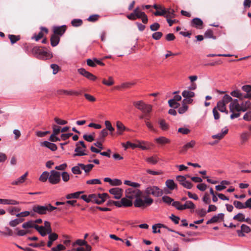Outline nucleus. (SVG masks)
I'll use <instances>...</instances> for the list:
<instances>
[{
	"label": "nucleus",
	"instance_id": "nucleus-6",
	"mask_svg": "<svg viewBox=\"0 0 251 251\" xmlns=\"http://www.w3.org/2000/svg\"><path fill=\"white\" fill-rule=\"evenodd\" d=\"M133 104L137 109L142 111L146 115H147L151 111L152 106L146 104L142 100L135 101Z\"/></svg>",
	"mask_w": 251,
	"mask_h": 251
},
{
	"label": "nucleus",
	"instance_id": "nucleus-40",
	"mask_svg": "<svg viewBox=\"0 0 251 251\" xmlns=\"http://www.w3.org/2000/svg\"><path fill=\"white\" fill-rule=\"evenodd\" d=\"M105 126L107 131L109 130L110 132V134L113 135V132L114 131V128L112 126V125L110 121H105L104 122Z\"/></svg>",
	"mask_w": 251,
	"mask_h": 251
},
{
	"label": "nucleus",
	"instance_id": "nucleus-10",
	"mask_svg": "<svg viewBox=\"0 0 251 251\" xmlns=\"http://www.w3.org/2000/svg\"><path fill=\"white\" fill-rule=\"evenodd\" d=\"M109 192L111 194L114 195L115 199H120L122 197L123 190L119 187H115L110 189L109 190Z\"/></svg>",
	"mask_w": 251,
	"mask_h": 251
},
{
	"label": "nucleus",
	"instance_id": "nucleus-24",
	"mask_svg": "<svg viewBox=\"0 0 251 251\" xmlns=\"http://www.w3.org/2000/svg\"><path fill=\"white\" fill-rule=\"evenodd\" d=\"M158 124L160 128L163 131H167L169 128V125L164 119L159 120Z\"/></svg>",
	"mask_w": 251,
	"mask_h": 251
},
{
	"label": "nucleus",
	"instance_id": "nucleus-16",
	"mask_svg": "<svg viewBox=\"0 0 251 251\" xmlns=\"http://www.w3.org/2000/svg\"><path fill=\"white\" fill-rule=\"evenodd\" d=\"M195 207V204L192 201H186L184 204H182V206L178 208L179 210H183L186 209H194Z\"/></svg>",
	"mask_w": 251,
	"mask_h": 251
},
{
	"label": "nucleus",
	"instance_id": "nucleus-36",
	"mask_svg": "<svg viewBox=\"0 0 251 251\" xmlns=\"http://www.w3.org/2000/svg\"><path fill=\"white\" fill-rule=\"evenodd\" d=\"M182 95L184 98L191 99L195 96V93L189 90H184L182 92Z\"/></svg>",
	"mask_w": 251,
	"mask_h": 251
},
{
	"label": "nucleus",
	"instance_id": "nucleus-42",
	"mask_svg": "<svg viewBox=\"0 0 251 251\" xmlns=\"http://www.w3.org/2000/svg\"><path fill=\"white\" fill-rule=\"evenodd\" d=\"M134 13L135 14V16L136 18H141L142 16L145 15V13L144 12H142L139 7H137L134 10Z\"/></svg>",
	"mask_w": 251,
	"mask_h": 251
},
{
	"label": "nucleus",
	"instance_id": "nucleus-4",
	"mask_svg": "<svg viewBox=\"0 0 251 251\" xmlns=\"http://www.w3.org/2000/svg\"><path fill=\"white\" fill-rule=\"evenodd\" d=\"M143 194L145 196H148L151 195L155 197H158L161 196L163 194V191L160 189L158 187L156 186H149L148 187Z\"/></svg>",
	"mask_w": 251,
	"mask_h": 251
},
{
	"label": "nucleus",
	"instance_id": "nucleus-59",
	"mask_svg": "<svg viewBox=\"0 0 251 251\" xmlns=\"http://www.w3.org/2000/svg\"><path fill=\"white\" fill-rule=\"evenodd\" d=\"M196 212L198 215L202 217H204L206 215L207 212H206L205 209L202 208L200 209H197L196 210Z\"/></svg>",
	"mask_w": 251,
	"mask_h": 251
},
{
	"label": "nucleus",
	"instance_id": "nucleus-18",
	"mask_svg": "<svg viewBox=\"0 0 251 251\" xmlns=\"http://www.w3.org/2000/svg\"><path fill=\"white\" fill-rule=\"evenodd\" d=\"M203 25V22L199 18H196L192 21V25L197 28L201 29Z\"/></svg>",
	"mask_w": 251,
	"mask_h": 251
},
{
	"label": "nucleus",
	"instance_id": "nucleus-45",
	"mask_svg": "<svg viewBox=\"0 0 251 251\" xmlns=\"http://www.w3.org/2000/svg\"><path fill=\"white\" fill-rule=\"evenodd\" d=\"M108 134V133L106 129H102L100 134L99 140H102V141H104V138L107 136Z\"/></svg>",
	"mask_w": 251,
	"mask_h": 251
},
{
	"label": "nucleus",
	"instance_id": "nucleus-27",
	"mask_svg": "<svg viewBox=\"0 0 251 251\" xmlns=\"http://www.w3.org/2000/svg\"><path fill=\"white\" fill-rule=\"evenodd\" d=\"M78 165L80 166L81 169L83 170L86 173H89L94 167V165L92 164L85 165L82 163H78Z\"/></svg>",
	"mask_w": 251,
	"mask_h": 251
},
{
	"label": "nucleus",
	"instance_id": "nucleus-29",
	"mask_svg": "<svg viewBox=\"0 0 251 251\" xmlns=\"http://www.w3.org/2000/svg\"><path fill=\"white\" fill-rule=\"evenodd\" d=\"M28 175V172H26L24 175L20 177L17 180L13 181L11 183L12 185H19L23 183L25 180L26 176Z\"/></svg>",
	"mask_w": 251,
	"mask_h": 251
},
{
	"label": "nucleus",
	"instance_id": "nucleus-11",
	"mask_svg": "<svg viewBox=\"0 0 251 251\" xmlns=\"http://www.w3.org/2000/svg\"><path fill=\"white\" fill-rule=\"evenodd\" d=\"M66 29L67 26L65 25L58 26H54L53 27V34L57 35V36H58L59 37H60L64 34Z\"/></svg>",
	"mask_w": 251,
	"mask_h": 251
},
{
	"label": "nucleus",
	"instance_id": "nucleus-1",
	"mask_svg": "<svg viewBox=\"0 0 251 251\" xmlns=\"http://www.w3.org/2000/svg\"><path fill=\"white\" fill-rule=\"evenodd\" d=\"M125 196L131 201L135 199L134 202L136 207H145L151 205L153 202L152 198L145 196L143 192L138 189L129 188L125 191Z\"/></svg>",
	"mask_w": 251,
	"mask_h": 251
},
{
	"label": "nucleus",
	"instance_id": "nucleus-19",
	"mask_svg": "<svg viewBox=\"0 0 251 251\" xmlns=\"http://www.w3.org/2000/svg\"><path fill=\"white\" fill-rule=\"evenodd\" d=\"M230 95L234 97H236L240 100H243L244 99H246V94L244 93H242L240 90H236L232 91L230 93Z\"/></svg>",
	"mask_w": 251,
	"mask_h": 251
},
{
	"label": "nucleus",
	"instance_id": "nucleus-30",
	"mask_svg": "<svg viewBox=\"0 0 251 251\" xmlns=\"http://www.w3.org/2000/svg\"><path fill=\"white\" fill-rule=\"evenodd\" d=\"M40 29L41 31L38 34V35H35L34 37L36 41H39L40 39L43 38L44 36V34L43 33V31H44L46 33H48V29L46 27H41Z\"/></svg>",
	"mask_w": 251,
	"mask_h": 251
},
{
	"label": "nucleus",
	"instance_id": "nucleus-37",
	"mask_svg": "<svg viewBox=\"0 0 251 251\" xmlns=\"http://www.w3.org/2000/svg\"><path fill=\"white\" fill-rule=\"evenodd\" d=\"M102 83L106 86H110L114 84V81L112 76H108V79L106 80L104 78L102 81Z\"/></svg>",
	"mask_w": 251,
	"mask_h": 251
},
{
	"label": "nucleus",
	"instance_id": "nucleus-48",
	"mask_svg": "<svg viewBox=\"0 0 251 251\" xmlns=\"http://www.w3.org/2000/svg\"><path fill=\"white\" fill-rule=\"evenodd\" d=\"M146 161L151 164H155L158 161V158L156 156H151L146 159Z\"/></svg>",
	"mask_w": 251,
	"mask_h": 251
},
{
	"label": "nucleus",
	"instance_id": "nucleus-52",
	"mask_svg": "<svg viewBox=\"0 0 251 251\" xmlns=\"http://www.w3.org/2000/svg\"><path fill=\"white\" fill-rule=\"evenodd\" d=\"M66 249V247L62 245L58 244L56 247H53L51 249V251H61Z\"/></svg>",
	"mask_w": 251,
	"mask_h": 251
},
{
	"label": "nucleus",
	"instance_id": "nucleus-51",
	"mask_svg": "<svg viewBox=\"0 0 251 251\" xmlns=\"http://www.w3.org/2000/svg\"><path fill=\"white\" fill-rule=\"evenodd\" d=\"M100 17V15L98 14L92 15L89 17L87 20L90 22H95L99 20Z\"/></svg>",
	"mask_w": 251,
	"mask_h": 251
},
{
	"label": "nucleus",
	"instance_id": "nucleus-26",
	"mask_svg": "<svg viewBox=\"0 0 251 251\" xmlns=\"http://www.w3.org/2000/svg\"><path fill=\"white\" fill-rule=\"evenodd\" d=\"M165 184L167 188L170 190H173L177 188V185L172 179H168L165 182Z\"/></svg>",
	"mask_w": 251,
	"mask_h": 251
},
{
	"label": "nucleus",
	"instance_id": "nucleus-22",
	"mask_svg": "<svg viewBox=\"0 0 251 251\" xmlns=\"http://www.w3.org/2000/svg\"><path fill=\"white\" fill-rule=\"evenodd\" d=\"M60 41V37L53 34L50 37V44L52 47L56 46Z\"/></svg>",
	"mask_w": 251,
	"mask_h": 251
},
{
	"label": "nucleus",
	"instance_id": "nucleus-34",
	"mask_svg": "<svg viewBox=\"0 0 251 251\" xmlns=\"http://www.w3.org/2000/svg\"><path fill=\"white\" fill-rule=\"evenodd\" d=\"M135 83L134 82H126L122 83L120 86L116 87L117 89H125V88H129L132 86L135 85Z\"/></svg>",
	"mask_w": 251,
	"mask_h": 251
},
{
	"label": "nucleus",
	"instance_id": "nucleus-46",
	"mask_svg": "<svg viewBox=\"0 0 251 251\" xmlns=\"http://www.w3.org/2000/svg\"><path fill=\"white\" fill-rule=\"evenodd\" d=\"M35 229L40 233L41 236H45L46 235V233L45 232V228L43 226H39L36 225Z\"/></svg>",
	"mask_w": 251,
	"mask_h": 251
},
{
	"label": "nucleus",
	"instance_id": "nucleus-5",
	"mask_svg": "<svg viewBox=\"0 0 251 251\" xmlns=\"http://www.w3.org/2000/svg\"><path fill=\"white\" fill-rule=\"evenodd\" d=\"M232 100V98L228 95H225L223 99L219 101L217 104L216 109L222 112H225L226 114H228V111L226 108V104Z\"/></svg>",
	"mask_w": 251,
	"mask_h": 251
},
{
	"label": "nucleus",
	"instance_id": "nucleus-61",
	"mask_svg": "<svg viewBox=\"0 0 251 251\" xmlns=\"http://www.w3.org/2000/svg\"><path fill=\"white\" fill-rule=\"evenodd\" d=\"M86 183L87 184H100L101 183L100 180L99 179H90L87 181Z\"/></svg>",
	"mask_w": 251,
	"mask_h": 251
},
{
	"label": "nucleus",
	"instance_id": "nucleus-7",
	"mask_svg": "<svg viewBox=\"0 0 251 251\" xmlns=\"http://www.w3.org/2000/svg\"><path fill=\"white\" fill-rule=\"evenodd\" d=\"M32 52L34 54L37 58L39 59H48L49 57H51L52 56H50V54L48 52L43 50L40 47L36 46L34 47L32 50Z\"/></svg>",
	"mask_w": 251,
	"mask_h": 251
},
{
	"label": "nucleus",
	"instance_id": "nucleus-32",
	"mask_svg": "<svg viewBox=\"0 0 251 251\" xmlns=\"http://www.w3.org/2000/svg\"><path fill=\"white\" fill-rule=\"evenodd\" d=\"M155 142L158 144L163 145L169 143L170 142V140L165 137L161 136L156 138Z\"/></svg>",
	"mask_w": 251,
	"mask_h": 251
},
{
	"label": "nucleus",
	"instance_id": "nucleus-44",
	"mask_svg": "<svg viewBox=\"0 0 251 251\" xmlns=\"http://www.w3.org/2000/svg\"><path fill=\"white\" fill-rule=\"evenodd\" d=\"M8 38L10 40L11 43L13 44L18 41L20 39V36H16L15 35L9 34Z\"/></svg>",
	"mask_w": 251,
	"mask_h": 251
},
{
	"label": "nucleus",
	"instance_id": "nucleus-63",
	"mask_svg": "<svg viewBox=\"0 0 251 251\" xmlns=\"http://www.w3.org/2000/svg\"><path fill=\"white\" fill-rule=\"evenodd\" d=\"M83 137L84 140L89 142H91L95 140L94 137L92 135L84 134Z\"/></svg>",
	"mask_w": 251,
	"mask_h": 251
},
{
	"label": "nucleus",
	"instance_id": "nucleus-60",
	"mask_svg": "<svg viewBox=\"0 0 251 251\" xmlns=\"http://www.w3.org/2000/svg\"><path fill=\"white\" fill-rule=\"evenodd\" d=\"M160 25L157 23H154L150 25V29L151 31H155L158 30L160 28Z\"/></svg>",
	"mask_w": 251,
	"mask_h": 251
},
{
	"label": "nucleus",
	"instance_id": "nucleus-54",
	"mask_svg": "<svg viewBox=\"0 0 251 251\" xmlns=\"http://www.w3.org/2000/svg\"><path fill=\"white\" fill-rule=\"evenodd\" d=\"M233 204L235 207L238 209H244L245 208L244 204L241 202L237 201H235L233 202Z\"/></svg>",
	"mask_w": 251,
	"mask_h": 251
},
{
	"label": "nucleus",
	"instance_id": "nucleus-57",
	"mask_svg": "<svg viewBox=\"0 0 251 251\" xmlns=\"http://www.w3.org/2000/svg\"><path fill=\"white\" fill-rule=\"evenodd\" d=\"M174 10L173 9H170L167 11V13L165 14V17L168 18H173L175 17Z\"/></svg>",
	"mask_w": 251,
	"mask_h": 251
},
{
	"label": "nucleus",
	"instance_id": "nucleus-43",
	"mask_svg": "<svg viewBox=\"0 0 251 251\" xmlns=\"http://www.w3.org/2000/svg\"><path fill=\"white\" fill-rule=\"evenodd\" d=\"M245 215L243 213H239L233 217V219L240 222H243L245 221Z\"/></svg>",
	"mask_w": 251,
	"mask_h": 251
},
{
	"label": "nucleus",
	"instance_id": "nucleus-14",
	"mask_svg": "<svg viewBox=\"0 0 251 251\" xmlns=\"http://www.w3.org/2000/svg\"><path fill=\"white\" fill-rule=\"evenodd\" d=\"M196 145V142L194 140L191 141L184 145L181 149L180 152L181 153H185L187 151L191 148H193Z\"/></svg>",
	"mask_w": 251,
	"mask_h": 251
},
{
	"label": "nucleus",
	"instance_id": "nucleus-31",
	"mask_svg": "<svg viewBox=\"0 0 251 251\" xmlns=\"http://www.w3.org/2000/svg\"><path fill=\"white\" fill-rule=\"evenodd\" d=\"M36 224H34V222L33 220L29 221L27 222L24 223L22 225V227L24 229L35 228Z\"/></svg>",
	"mask_w": 251,
	"mask_h": 251
},
{
	"label": "nucleus",
	"instance_id": "nucleus-13",
	"mask_svg": "<svg viewBox=\"0 0 251 251\" xmlns=\"http://www.w3.org/2000/svg\"><path fill=\"white\" fill-rule=\"evenodd\" d=\"M251 231V229L249 226L243 224L241 226V230H237V233L239 237H243L245 236L244 233H248Z\"/></svg>",
	"mask_w": 251,
	"mask_h": 251
},
{
	"label": "nucleus",
	"instance_id": "nucleus-25",
	"mask_svg": "<svg viewBox=\"0 0 251 251\" xmlns=\"http://www.w3.org/2000/svg\"><path fill=\"white\" fill-rule=\"evenodd\" d=\"M121 204L124 207H130L132 205V201L127 198L126 197L121 199Z\"/></svg>",
	"mask_w": 251,
	"mask_h": 251
},
{
	"label": "nucleus",
	"instance_id": "nucleus-8",
	"mask_svg": "<svg viewBox=\"0 0 251 251\" xmlns=\"http://www.w3.org/2000/svg\"><path fill=\"white\" fill-rule=\"evenodd\" d=\"M60 176V172L54 170L51 171L50 173L49 182L52 184L59 183L61 180Z\"/></svg>",
	"mask_w": 251,
	"mask_h": 251
},
{
	"label": "nucleus",
	"instance_id": "nucleus-58",
	"mask_svg": "<svg viewBox=\"0 0 251 251\" xmlns=\"http://www.w3.org/2000/svg\"><path fill=\"white\" fill-rule=\"evenodd\" d=\"M52 128H53V133L52 134L57 135L61 132L60 127L57 126L55 125H53Z\"/></svg>",
	"mask_w": 251,
	"mask_h": 251
},
{
	"label": "nucleus",
	"instance_id": "nucleus-55",
	"mask_svg": "<svg viewBox=\"0 0 251 251\" xmlns=\"http://www.w3.org/2000/svg\"><path fill=\"white\" fill-rule=\"evenodd\" d=\"M250 137V134L248 133H243L241 135V138L242 140V144H244L245 142L248 141Z\"/></svg>",
	"mask_w": 251,
	"mask_h": 251
},
{
	"label": "nucleus",
	"instance_id": "nucleus-3",
	"mask_svg": "<svg viewBox=\"0 0 251 251\" xmlns=\"http://www.w3.org/2000/svg\"><path fill=\"white\" fill-rule=\"evenodd\" d=\"M58 209L56 207L53 206L51 204H48L46 205H35L32 207V210L39 214H46L48 212H50L54 210Z\"/></svg>",
	"mask_w": 251,
	"mask_h": 251
},
{
	"label": "nucleus",
	"instance_id": "nucleus-64",
	"mask_svg": "<svg viewBox=\"0 0 251 251\" xmlns=\"http://www.w3.org/2000/svg\"><path fill=\"white\" fill-rule=\"evenodd\" d=\"M91 247L90 245H87L85 248L83 247H79L76 249V251H91Z\"/></svg>",
	"mask_w": 251,
	"mask_h": 251
},
{
	"label": "nucleus",
	"instance_id": "nucleus-49",
	"mask_svg": "<svg viewBox=\"0 0 251 251\" xmlns=\"http://www.w3.org/2000/svg\"><path fill=\"white\" fill-rule=\"evenodd\" d=\"M204 36L206 38L216 39V36H214L213 31L211 29H208L205 31L204 33Z\"/></svg>",
	"mask_w": 251,
	"mask_h": 251
},
{
	"label": "nucleus",
	"instance_id": "nucleus-38",
	"mask_svg": "<svg viewBox=\"0 0 251 251\" xmlns=\"http://www.w3.org/2000/svg\"><path fill=\"white\" fill-rule=\"evenodd\" d=\"M50 173L45 171L40 176L39 179L42 182H46L48 179L49 180Z\"/></svg>",
	"mask_w": 251,
	"mask_h": 251
},
{
	"label": "nucleus",
	"instance_id": "nucleus-41",
	"mask_svg": "<svg viewBox=\"0 0 251 251\" xmlns=\"http://www.w3.org/2000/svg\"><path fill=\"white\" fill-rule=\"evenodd\" d=\"M83 24L82 20L78 19H75L71 21V24L73 26L78 27L81 26Z\"/></svg>",
	"mask_w": 251,
	"mask_h": 251
},
{
	"label": "nucleus",
	"instance_id": "nucleus-28",
	"mask_svg": "<svg viewBox=\"0 0 251 251\" xmlns=\"http://www.w3.org/2000/svg\"><path fill=\"white\" fill-rule=\"evenodd\" d=\"M228 129L226 128H225L222 130V133H218L216 135H213L212 136V138L213 139H218L219 140L222 139L224 136L228 132Z\"/></svg>",
	"mask_w": 251,
	"mask_h": 251
},
{
	"label": "nucleus",
	"instance_id": "nucleus-9",
	"mask_svg": "<svg viewBox=\"0 0 251 251\" xmlns=\"http://www.w3.org/2000/svg\"><path fill=\"white\" fill-rule=\"evenodd\" d=\"M77 71L80 75L86 77L87 79L89 80L95 81L97 78V77L95 75H94L92 73L87 71L84 68L78 69L77 70Z\"/></svg>",
	"mask_w": 251,
	"mask_h": 251
},
{
	"label": "nucleus",
	"instance_id": "nucleus-2",
	"mask_svg": "<svg viewBox=\"0 0 251 251\" xmlns=\"http://www.w3.org/2000/svg\"><path fill=\"white\" fill-rule=\"evenodd\" d=\"M230 102L229 107L230 111L232 112V114L230 115L231 119L239 117L241 112L246 111V108L241 106L237 99L233 100L232 99V100Z\"/></svg>",
	"mask_w": 251,
	"mask_h": 251
},
{
	"label": "nucleus",
	"instance_id": "nucleus-33",
	"mask_svg": "<svg viewBox=\"0 0 251 251\" xmlns=\"http://www.w3.org/2000/svg\"><path fill=\"white\" fill-rule=\"evenodd\" d=\"M83 192L82 191H79L74 193L69 194L66 195V198L68 200L72 199H77L79 198L80 195Z\"/></svg>",
	"mask_w": 251,
	"mask_h": 251
},
{
	"label": "nucleus",
	"instance_id": "nucleus-62",
	"mask_svg": "<svg viewBox=\"0 0 251 251\" xmlns=\"http://www.w3.org/2000/svg\"><path fill=\"white\" fill-rule=\"evenodd\" d=\"M62 179L64 182H67L69 180L70 176L67 172H63L61 174Z\"/></svg>",
	"mask_w": 251,
	"mask_h": 251
},
{
	"label": "nucleus",
	"instance_id": "nucleus-17",
	"mask_svg": "<svg viewBox=\"0 0 251 251\" xmlns=\"http://www.w3.org/2000/svg\"><path fill=\"white\" fill-rule=\"evenodd\" d=\"M116 127L117 134L119 135H122L125 130H129L128 128H127L121 122L119 121L116 122Z\"/></svg>",
	"mask_w": 251,
	"mask_h": 251
},
{
	"label": "nucleus",
	"instance_id": "nucleus-35",
	"mask_svg": "<svg viewBox=\"0 0 251 251\" xmlns=\"http://www.w3.org/2000/svg\"><path fill=\"white\" fill-rule=\"evenodd\" d=\"M162 227L166 228H167V226H165V225L162 224H155V225H153L152 226L153 233H160V230L159 229L158 230H156V228H160Z\"/></svg>",
	"mask_w": 251,
	"mask_h": 251
},
{
	"label": "nucleus",
	"instance_id": "nucleus-39",
	"mask_svg": "<svg viewBox=\"0 0 251 251\" xmlns=\"http://www.w3.org/2000/svg\"><path fill=\"white\" fill-rule=\"evenodd\" d=\"M167 13V10L165 8L161 7V8H159V10H156L155 12L153 13L154 15L158 16H165V14Z\"/></svg>",
	"mask_w": 251,
	"mask_h": 251
},
{
	"label": "nucleus",
	"instance_id": "nucleus-21",
	"mask_svg": "<svg viewBox=\"0 0 251 251\" xmlns=\"http://www.w3.org/2000/svg\"><path fill=\"white\" fill-rule=\"evenodd\" d=\"M41 145L50 149L52 151H55L57 149L56 145L48 141H44L42 143Z\"/></svg>",
	"mask_w": 251,
	"mask_h": 251
},
{
	"label": "nucleus",
	"instance_id": "nucleus-47",
	"mask_svg": "<svg viewBox=\"0 0 251 251\" xmlns=\"http://www.w3.org/2000/svg\"><path fill=\"white\" fill-rule=\"evenodd\" d=\"M168 103L169 106L173 108H177L180 105V104L179 103L172 99L169 100Z\"/></svg>",
	"mask_w": 251,
	"mask_h": 251
},
{
	"label": "nucleus",
	"instance_id": "nucleus-50",
	"mask_svg": "<svg viewBox=\"0 0 251 251\" xmlns=\"http://www.w3.org/2000/svg\"><path fill=\"white\" fill-rule=\"evenodd\" d=\"M81 167L78 165V164L77 166L73 167L72 168V171L74 174L80 175L81 174V171L80 170Z\"/></svg>",
	"mask_w": 251,
	"mask_h": 251
},
{
	"label": "nucleus",
	"instance_id": "nucleus-15",
	"mask_svg": "<svg viewBox=\"0 0 251 251\" xmlns=\"http://www.w3.org/2000/svg\"><path fill=\"white\" fill-rule=\"evenodd\" d=\"M224 214L223 213L218 214L217 215L213 216L211 219L207 221L206 222L207 225H209L212 223H216L221 220L223 221L224 218Z\"/></svg>",
	"mask_w": 251,
	"mask_h": 251
},
{
	"label": "nucleus",
	"instance_id": "nucleus-20",
	"mask_svg": "<svg viewBox=\"0 0 251 251\" xmlns=\"http://www.w3.org/2000/svg\"><path fill=\"white\" fill-rule=\"evenodd\" d=\"M58 235L56 233H53L50 235H49L48 238L49 241L47 243V246L50 248L52 245L53 242L58 239Z\"/></svg>",
	"mask_w": 251,
	"mask_h": 251
},
{
	"label": "nucleus",
	"instance_id": "nucleus-12",
	"mask_svg": "<svg viewBox=\"0 0 251 251\" xmlns=\"http://www.w3.org/2000/svg\"><path fill=\"white\" fill-rule=\"evenodd\" d=\"M76 148L75 150V152L73 154L74 157L75 156H80L87 155V153L86 152V148H82L80 146H78V144L75 145Z\"/></svg>",
	"mask_w": 251,
	"mask_h": 251
},
{
	"label": "nucleus",
	"instance_id": "nucleus-56",
	"mask_svg": "<svg viewBox=\"0 0 251 251\" xmlns=\"http://www.w3.org/2000/svg\"><path fill=\"white\" fill-rule=\"evenodd\" d=\"M163 36V34L161 32H156L152 34V37L156 40H159Z\"/></svg>",
	"mask_w": 251,
	"mask_h": 251
},
{
	"label": "nucleus",
	"instance_id": "nucleus-53",
	"mask_svg": "<svg viewBox=\"0 0 251 251\" xmlns=\"http://www.w3.org/2000/svg\"><path fill=\"white\" fill-rule=\"evenodd\" d=\"M122 146L124 147H125L126 149H127L128 147H131L133 149L137 147V145H136L135 144L131 143V142H130L129 141L127 142L126 144L122 143Z\"/></svg>",
	"mask_w": 251,
	"mask_h": 251
},
{
	"label": "nucleus",
	"instance_id": "nucleus-23",
	"mask_svg": "<svg viewBox=\"0 0 251 251\" xmlns=\"http://www.w3.org/2000/svg\"><path fill=\"white\" fill-rule=\"evenodd\" d=\"M19 203V201H17L14 200H8V199H0V204H8V205H16Z\"/></svg>",
	"mask_w": 251,
	"mask_h": 251
}]
</instances>
